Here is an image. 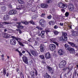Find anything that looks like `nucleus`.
<instances>
[{
    "label": "nucleus",
    "mask_w": 78,
    "mask_h": 78,
    "mask_svg": "<svg viewBox=\"0 0 78 78\" xmlns=\"http://www.w3.org/2000/svg\"><path fill=\"white\" fill-rule=\"evenodd\" d=\"M36 28H37V29H38L39 30H42V28L39 27V26H37L36 27Z\"/></svg>",
    "instance_id": "49530a36"
},
{
    "label": "nucleus",
    "mask_w": 78,
    "mask_h": 78,
    "mask_svg": "<svg viewBox=\"0 0 78 78\" xmlns=\"http://www.w3.org/2000/svg\"><path fill=\"white\" fill-rule=\"evenodd\" d=\"M44 34L45 31H42L41 32L40 35L42 38H44V36H45Z\"/></svg>",
    "instance_id": "dca6fc26"
},
{
    "label": "nucleus",
    "mask_w": 78,
    "mask_h": 78,
    "mask_svg": "<svg viewBox=\"0 0 78 78\" xmlns=\"http://www.w3.org/2000/svg\"><path fill=\"white\" fill-rule=\"evenodd\" d=\"M45 3L46 4H51L52 3V1L51 0H48L45 1Z\"/></svg>",
    "instance_id": "b1692460"
},
{
    "label": "nucleus",
    "mask_w": 78,
    "mask_h": 78,
    "mask_svg": "<svg viewBox=\"0 0 78 78\" xmlns=\"http://www.w3.org/2000/svg\"><path fill=\"white\" fill-rule=\"evenodd\" d=\"M47 69L48 72H49L51 73V74H53V72H54V70L52 69V68L50 66H48L47 67Z\"/></svg>",
    "instance_id": "6e6552de"
},
{
    "label": "nucleus",
    "mask_w": 78,
    "mask_h": 78,
    "mask_svg": "<svg viewBox=\"0 0 78 78\" xmlns=\"http://www.w3.org/2000/svg\"><path fill=\"white\" fill-rule=\"evenodd\" d=\"M1 10L2 12H5L6 11V7L5 6H3L1 8Z\"/></svg>",
    "instance_id": "cd10ccee"
},
{
    "label": "nucleus",
    "mask_w": 78,
    "mask_h": 78,
    "mask_svg": "<svg viewBox=\"0 0 78 78\" xmlns=\"http://www.w3.org/2000/svg\"><path fill=\"white\" fill-rule=\"evenodd\" d=\"M56 45L53 44H50L49 46V49L51 51H53L56 49Z\"/></svg>",
    "instance_id": "7ed1b4c3"
},
{
    "label": "nucleus",
    "mask_w": 78,
    "mask_h": 78,
    "mask_svg": "<svg viewBox=\"0 0 78 78\" xmlns=\"http://www.w3.org/2000/svg\"><path fill=\"white\" fill-rule=\"evenodd\" d=\"M37 41H36L35 43V45H37Z\"/></svg>",
    "instance_id": "0e129e2a"
},
{
    "label": "nucleus",
    "mask_w": 78,
    "mask_h": 78,
    "mask_svg": "<svg viewBox=\"0 0 78 78\" xmlns=\"http://www.w3.org/2000/svg\"><path fill=\"white\" fill-rule=\"evenodd\" d=\"M44 47H45V45L44 44H40V51L42 53H43L44 52Z\"/></svg>",
    "instance_id": "ddd939ff"
},
{
    "label": "nucleus",
    "mask_w": 78,
    "mask_h": 78,
    "mask_svg": "<svg viewBox=\"0 0 78 78\" xmlns=\"http://www.w3.org/2000/svg\"><path fill=\"white\" fill-rule=\"evenodd\" d=\"M46 76L47 78H51V77L50 76V75H48V73H46Z\"/></svg>",
    "instance_id": "e433bc0d"
},
{
    "label": "nucleus",
    "mask_w": 78,
    "mask_h": 78,
    "mask_svg": "<svg viewBox=\"0 0 78 78\" xmlns=\"http://www.w3.org/2000/svg\"><path fill=\"white\" fill-rule=\"evenodd\" d=\"M73 36H78V31H76L74 32L73 33Z\"/></svg>",
    "instance_id": "bb28decb"
},
{
    "label": "nucleus",
    "mask_w": 78,
    "mask_h": 78,
    "mask_svg": "<svg viewBox=\"0 0 78 78\" xmlns=\"http://www.w3.org/2000/svg\"><path fill=\"white\" fill-rule=\"evenodd\" d=\"M31 53L32 55H34V56H36L37 55V53L36 51L32 50L31 51Z\"/></svg>",
    "instance_id": "f8f14e48"
},
{
    "label": "nucleus",
    "mask_w": 78,
    "mask_h": 78,
    "mask_svg": "<svg viewBox=\"0 0 78 78\" xmlns=\"http://www.w3.org/2000/svg\"><path fill=\"white\" fill-rule=\"evenodd\" d=\"M17 42H18V44H19L20 45V46H22V47L23 46V44H22V43L20 42V41H19V40H18Z\"/></svg>",
    "instance_id": "c9c22d12"
},
{
    "label": "nucleus",
    "mask_w": 78,
    "mask_h": 78,
    "mask_svg": "<svg viewBox=\"0 0 78 78\" xmlns=\"http://www.w3.org/2000/svg\"><path fill=\"white\" fill-rule=\"evenodd\" d=\"M58 53L60 55H62L64 54V52L62 49H60L58 51Z\"/></svg>",
    "instance_id": "a211bd4d"
},
{
    "label": "nucleus",
    "mask_w": 78,
    "mask_h": 78,
    "mask_svg": "<svg viewBox=\"0 0 78 78\" xmlns=\"http://www.w3.org/2000/svg\"><path fill=\"white\" fill-rule=\"evenodd\" d=\"M65 15L66 17H68L69 16V13L68 12H66L65 13Z\"/></svg>",
    "instance_id": "a18cd8bd"
},
{
    "label": "nucleus",
    "mask_w": 78,
    "mask_h": 78,
    "mask_svg": "<svg viewBox=\"0 0 78 78\" xmlns=\"http://www.w3.org/2000/svg\"><path fill=\"white\" fill-rule=\"evenodd\" d=\"M19 53V56H22V55H23V54H22V52L21 53V52H20V51Z\"/></svg>",
    "instance_id": "603ef678"
},
{
    "label": "nucleus",
    "mask_w": 78,
    "mask_h": 78,
    "mask_svg": "<svg viewBox=\"0 0 78 78\" xmlns=\"http://www.w3.org/2000/svg\"><path fill=\"white\" fill-rule=\"evenodd\" d=\"M64 47H65L66 50H68V49H69V48H70V47H69V45H68L67 44H65Z\"/></svg>",
    "instance_id": "2f4dec72"
},
{
    "label": "nucleus",
    "mask_w": 78,
    "mask_h": 78,
    "mask_svg": "<svg viewBox=\"0 0 78 78\" xmlns=\"http://www.w3.org/2000/svg\"><path fill=\"white\" fill-rule=\"evenodd\" d=\"M63 36L62 37V39L63 41H66L67 40V33H62Z\"/></svg>",
    "instance_id": "20e7f679"
},
{
    "label": "nucleus",
    "mask_w": 78,
    "mask_h": 78,
    "mask_svg": "<svg viewBox=\"0 0 78 78\" xmlns=\"http://www.w3.org/2000/svg\"><path fill=\"white\" fill-rule=\"evenodd\" d=\"M34 72L33 71V72H30V75L32 78H34L35 76H36V74H34Z\"/></svg>",
    "instance_id": "2eb2a0df"
},
{
    "label": "nucleus",
    "mask_w": 78,
    "mask_h": 78,
    "mask_svg": "<svg viewBox=\"0 0 78 78\" xmlns=\"http://www.w3.org/2000/svg\"><path fill=\"white\" fill-rule=\"evenodd\" d=\"M16 70L17 72H18L19 71V69L17 68L16 69Z\"/></svg>",
    "instance_id": "4d7b16f0"
},
{
    "label": "nucleus",
    "mask_w": 78,
    "mask_h": 78,
    "mask_svg": "<svg viewBox=\"0 0 78 78\" xmlns=\"http://www.w3.org/2000/svg\"><path fill=\"white\" fill-rule=\"evenodd\" d=\"M68 69L69 70L68 72L67 73V74H68V73H69V72H70V71L72 70L73 69V67H71L70 68L69 67H68L66 68V69Z\"/></svg>",
    "instance_id": "473e14b6"
},
{
    "label": "nucleus",
    "mask_w": 78,
    "mask_h": 78,
    "mask_svg": "<svg viewBox=\"0 0 78 78\" xmlns=\"http://www.w3.org/2000/svg\"><path fill=\"white\" fill-rule=\"evenodd\" d=\"M58 28V26L57 25H55L54 27V28L55 29H57Z\"/></svg>",
    "instance_id": "09e8293b"
},
{
    "label": "nucleus",
    "mask_w": 78,
    "mask_h": 78,
    "mask_svg": "<svg viewBox=\"0 0 78 78\" xmlns=\"http://www.w3.org/2000/svg\"><path fill=\"white\" fill-rule=\"evenodd\" d=\"M45 21L44 19H41L40 20V23L42 27H44L45 26Z\"/></svg>",
    "instance_id": "39448f33"
},
{
    "label": "nucleus",
    "mask_w": 78,
    "mask_h": 78,
    "mask_svg": "<svg viewBox=\"0 0 78 78\" xmlns=\"http://www.w3.org/2000/svg\"><path fill=\"white\" fill-rule=\"evenodd\" d=\"M66 61L63 60L62 61L59 65V67L60 68H62L63 67H65L66 64Z\"/></svg>",
    "instance_id": "f03ea898"
},
{
    "label": "nucleus",
    "mask_w": 78,
    "mask_h": 78,
    "mask_svg": "<svg viewBox=\"0 0 78 78\" xmlns=\"http://www.w3.org/2000/svg\"><path fill=\"white\" fill-rule=\"evenodd\" d=\"M54 33L55 35H58L59 34V32L55 30L54 31Z\"/></svg>",
    "instance_id": "58836bf2"
},
{
    "label": "nucleus",
    "mask_w": 78,
    "mask_h": 78,
    "mask_svg": "<svg viewBox=\"0 0 78 78\" xmlns=\"http://www.w3.org/2000/svg\"><path fill=\"white\" fill-rule=\"evenodd\" d=\"M68 27L69 28V29H72V25H69Z\"/></svg>",
    "instance_id": "bf43d9fd"
},
{
    "label": "nucleus",
    "mask_w": 78,
    "mask_h": 78,
    "mask_svg": "<svg viewBox=\"0 0 78 78\" xmlns=\"http://www.w3.org/2000/svg\"><path fill=\"white\" fill-rule=\"evenodd\" d=\"M16 13V11L15 10H12L10 11L9 12V14L12 15V14H15Z\"/></svg>",
    "instance_id": "4468645a"
},
{
    "label": "nucleus",
    "mask_w": 78,
    "mask_h": 78,
    "mask_svg": "<svg viewBox=\"0 0 78 78\" xmlns=\"http://www.w3.org/2000/svg\"><path fill=\"white\" fill-rule=\"evenodd\" d=\"M9 76V73L7 72V74H6V76H7V77H8Z\"/></svg>",
    "instance_id": "13d9d810"
},
{
    "label": "nucleus",
    "mask_w": 78,
    "mask_h": 78,
    "mask_svg": "<svg viewBox=\"0 0 78 78\" xmlns=\"http://www.w3.org/2000/svg\"><path fill=\"white\" fill-rule=\"evenodd\" d=\"M22 59L23 61L25 64H28V58L26 56H24L22 57Z\"/></svg>",
    "instance_id": "9b49d317"
},
{
    "label": "nucleus",
    "mask_w": 78,
    "mask_h": 78,
    "mask_svg": "<svg viewBox=\"0 0 78 78\" xmlns=\"http://www.w3.org/2000/svg\"><path fill=\"white\" fill-rule=\"evenodd\" d=\"M44 32L46 33V34L47 36L48 35V33L49 32H50V30L48 29H46L45 30Z\"/></svg>",
    "instance_id": "5701e85b"
},
{
    "label": "nucleus",
    "mask_w": 78,
    "mask_h": 78,
    "mask_svg": "<svg viewBox=\"0 0 78 78\" xmlns=\"http://www.w3.org/2000/svg\"><path fill=\"white\" fill-rule=\"evenodd\" d=\"M45 56L46 59H50L51 57V54L49 52L46 53L45 54Z\"/></svg>",
    "instance_id": "9d476101"
},
{
    "label": "nucleus",
    "mask_w": 78,
    "mask_h": 78,
    "mask_svg": "<svg viewBox=\"0 0 78 78\" xmlns=\"http://www.w3.org/2000/svg\"><path fill=\"white\" fill-rule=\"evenodd\" d=\"M3 74L4 76H5L6 74V69L4 68L3 69Z\"/></svg>",
    "instance_id": "f704fd0d"
},
{
    "label": "nucleus",
    "mask_w": 78,
    "mask_h": 78,
    "mask_svg": "<svg viewBox=\"0 0 78 78\" xmlns=\"http://www.w3.org/2000/svg\"><path fill=\"white\" fill-rule=\"evenodd\" d=\"M67 5L66 4H63V3L62 8H65L66 9V8H67Z\"/></svg>",
    "instance_id": "c85d7f7f"
},
{
    "label": "nucleus",
    "mask_w": 78,
    "mask_h": 78,
    "mask_svg": "<svg viewBox=\"0 0 78 78\" xmlns=\"http://www.w3.org/2000/svg\"><path fill=\"white\" fill-rule=\"evenodd\" d=\"M69 9L70 11H73V10H74V7L73 6V5H72V6H71Z\"/></svg>",
    "instance_id": "c756f323"
},
{
    "label": "nucleus",
    "mask_w": 78,
    "mask_h": 78,
    "mask_svg": "<svg viewBox=\"0 0 78 78\" xmlns=\"http://www.w3.org/2000/svg\"><path fill=\"white\" fill-rule=\"evenodd\" d=\"M41 6L42 8H47L48 7V5L47 4L43 3L41 4Z\"/></svg>",
    "instance_id": "423d86ee"
},
{
    "label": "nucleus",
    "mask_w": 78,
    "mask_h": 78,
    "mask_svg": "<svg viewBox=\"0 0 78 78\" xmlns=\"http://www.w3.org/2000/svg\"><path fill=\"white\" fill-rule=\"evenodd\" d=\"M18 1L20 4H23V0H18Z\"/></svg>",
    "instance_id": "ea45409f"
},
{
    "label": "nucleus",
    "mask_w": 78,
    "mask_h": 78,
    "mask_svg": "<svg viewBox=\"0 0 78 78\" xmlns=\"http://www.w3.org/2000/svg\"><path fill=\"white\" fill-rule=\"evenodd\" d=\"M9 8H12V7L11 5L10 4L9 5Z\"/></svg>",
    "instance_id": "864d4df0"
},
{
    "label": "nucleus",
    "mask_w": 78,
    "mask_h": 78,
    "mask_svg": "<svg viewBox=\"0 0 78 78\" xmlns=\"http://www.w3.org/2000/svg\"><path fill=\"white\" fill-rule=\"evenodd\" d=\"M19 8H16V9H18V10H21L23 8V5H20L19 6Z\"/></svg>",
    "instance_id": "4be33fe9"
},
{
    "label": "nucleus",
    "mask_w": 78,
    "mask_h": 78,
    "mask_svg": "<svg viewBox=\"0 0 78 78\" xmlns=\"http://www.w3.org/2000/svg\"><path fill=\"white\" fill-rule=\"evenodd\" d=\"M54 44H56L57 47H58L59 44H58V42H55L54 43Z\"/></svg>",
    "instance_id": "5fc2aeb1"
},
{
    "label": "nucleus",
    "mask_w": 78,
    "mask_h": 78,
    "mask_svg": "<svg viewBox=\"0 0 78 78\" xmlns=\"http://www.w3.org/2000/svg\"><path fill=\"white\" fill-rule=\"evenodd\" d=\"M15 51H17L18 52V53L20 51H19V49H16L15 50Z\"/></svg>",
    "instance_id": "052dcab7"
},
{
    "label": "nucleus",
    "mask_w": 78,
    "mask_h": 78,
    "mask_svg": "<svg viewBox=\"0 0 78 78\" xmlns=\"http://www.w3.org/2000/svg\"><path fill=\"white\" fill-rule=\"evenodd\" d=\"M21 23H22L21 22H16V24H18V25H20L21 24Z\"/></svg>",
    "instance_id": "3c124183"
},
{
    "label": "nucleus",
    "mask_w": 78,
    "mask_h": 78,
    "mask_svg": "<svg viewBox=\"0 0 78 78\" xmlns=\"http://www.w3.org/2000/svg\"><path fill=\"white\" fill-rule=\"evenodd\" d=\"M60 25H61V26H63L64 25V23H60Z\"/></svg>",
    "instance_id": "6e6d98bb"
},
{
    "label": "nucleus",
    "mask_w": 78,
    "mask_h": 78,
    "mask_svg": "<svg viewBox=\"0 0 78 78\" xmlns=\"http://www.w3.org/2000/svg\"><path fill=\"white\" fill-rule=\"evenodd\" d=\"M29 23H30V24H32V25H34V24L35 23L33 20H31L29 21Z\"/></svg>",
    "instance_id": "7c9ffc66"
},
{
    "label": "nucleus",
    "mask_w": 78,
    "mask_h": 78,
    "mask_svg": "<svg viewBox=\"0 0 78 78\" xmlns=\"http://www.w3.org/2000/svg\"><path fill=\"white\" fill-rule=\"evenodd\" d=\"M16 27L17 28H19L20 29H23V26L20 25H17Z\"/></svg>",
    "instance_id": "a878e982"
},
{
    "label": "nucleus",
    "mask_w": 78,
    "mask_h": 78,
    "mask_svg": "<svg viewBox=\"0 0 78 78\" xmlns=\"http://www.w3.org/2000/svg\"><path fill=\"white\" fill-rule=\"evenodd\" d=\"M22 53H23V54H24V53H25V52H26V51H23V50L22 51Z\"/></svg>",
    "instance_id": "e2e57ef3"
},
{
    "label": "nucleus",
    "mask_w": 78,
    "mask_h": 78,
    "mask_svg": "<svg viewBox=\"0 0 78 78\" xmlns=\"http://www.w3.org/2000/svg\"><path fill=\"white\" fill-rule=\"evenodd\" d=\"M21 23H23V24H24V25H28L29 24V23L27 21H21Z\"/></svg>",
    "instance_id": "393cba45"
},
{
    "label": "nucleus",
    "mask_w": 78,
    "mask_h": 78,
    "mask_svg": "<svg viewBox=\"0 0 78 78\" xmlns=\"http://www.w3.org/2000/svg\"><path fill=\"white\" fill-rule=\"evenodd\" d=\"M63 4V3L62 2L59 3L58 5V7H60V8H62Z\"/></svg>",
    "instance_id": "72a5a7b5"
},
{
    "label": "nucleus",
    "mask_w": 78,
    "mask_h": 78,
    "mask_svg": "<svg viewBox=\"0 0 78 78\" xmlns=\"http://www.w3.org/2000/svg\"><path fill=\"white\" fill-rule=\"evenodd\" d=\"M2 36L3 37H5V38H8L9 37L8 34L6 33L2 34Z\"/></svg>",
    "instance_id": "6ab92c4d"
},
{
    "label": "nucleus",
    "mask_w": 78,
    "mask_h": 78,
    "mask_svg": "<svg viewBox=\"0 0 78 78\" xmlns=\"http://www.w3.org/2000/svg\"><path fill=\"white\" fill-rule=\"evenodd\" d=\"M68 44L70 45L71 46V47H75L76 48H78V46L75 44H74L73 43L68 41Z\"/></svg>",
    "instance_id": "1a4fd4ad"
},
{
    "label": "nucleus",
    "mask_w": 78,
    "mask_h": 78,
    "mask_svg": "<svg viewBox=\"0 0 78 78\" xmlns=\"http://www.w3.org/2000/svg\"><path fill=\"white\" fill-rule=\"evenodd\" d=\"M4 23H5V24H6L7 25H10V24H11L10 23L7 22H4Z\"/></svg>",
    "instance_id": "de8ad7c7"
},
{
    "label": "nucleus",
    "mask_w": 78,
    "mask_h": 78,
    "mask_svg": "<svg viewBox=\"0 0 78 78\" xmlns=\"http://www.w3.org/2000/svg\"><path fill=\"white\" fill-rule=\"evenodd\" d=\"M68 50L71 53H73L75 51V49L73 48H69L68 49Z\"/></svg>",
    "instance_id": "f3484780"
},
{
    "label": "nucleus",
    "mask_w": 78,
    "mask_h": 78,
    "mask_svg": "<svg viewBox=\"0 0 78 78\" xmlns=\"http://www.w3.org/2000/svg\"><path fill=\"white\" fill-rule=\"evenodd\" d=\"M11 37L12 39L10 40V44L12 45H16V43H17L16 41H17H17L20 39V38L16 37L14 36H12Z\"/></svg>",
    "instance_id": "f257e3e1"
},
{
    "label": "nucleus",
    "mask_w": 78,
    "mask_h": 78,
    "mask_svg": "<svg viewBox=\"0 0 78 78\" xmlns=\"http://www.w3.org/2000/svg\"><path fill=\"white\" fill-rule=\"evenodd\" d=\"M76 76V72H75L72 78H74V76Z\"/></svg>",
    "instance_id": "c03bdc74"
},
{
    "label": "nucleus",
    "mask_w": 78,
    "mask_h": 78,
    "mask_svg": "<svg viewBox=\"0 0 78 78\" xmlns=\"http://www.w3.org/2000/svg\"><path fill=\"white\" fill-rule=\"evenodd\" d=\"M58 38H52L50 39V41L51 42H53L54 44H55L56 42H58Z\"/></svg>",
    "instance_id": "0eeeda50"
},
{
    "label": "nucleus",
    "mask_w": 78,
    "mask_h": 78,
    "mask_svg": "<svg viewBox=\"0 0 78 78\" xmlns=\"http://www.w3.org/2000/svg\"><path fill=\"white\" fill-rule=\"evenodd\" d=\"M63 70H65V71H66V70H67V69L66 68H64L62 69Z\"/></svg>",
    "instance_id": "338daca9"
},
{
    "label": "nucleus",
    "mask_w": 78,
    "mask_h": 78,
    "mask_svg": "<svg viewBox=\"0 0 78 78\" xmlns=\"http://www.w3.org/2000/svg\"><path fill=\"white\" fill-rule=\"evenodd\" d=\"M48 23L50 25H55V21H50Z\"/></svg>",
    "instance_id": "412c9836"
},
{
    "label": "nucleus",
    "mask_w": 78,
    "mask_h": 78,
    "mask_svg": "<svg viewBox=\"0 0 78 78\" xmlns=\"http://www.w3.org/2000/svg\"><path fill=\"white\" fill-rule=\"evenodd\" d=\"M61 11L63 12H64V11H65V10H64V9H62Z\"/></svg>",
    "instance_id": "69168bd1"
},
{
    "label": "nucleus",
    "mask_w": 78,
    "mask_h": 78,
    "mask_svg": "<svg viewBox=\"0 0 78 78\" xmlns=\"http://www.w3.org/2000/svg\"><path fill=\"white\" fill-rule=\"evenodd\" d=\"M19 33H20V34H22V31H21V30H19Z\"/></svg>",
    "instance_id": "680f3d73"
},
{
    "label": "nucleus",
    "mask_w": 78,
    "mask_h": 78,
    "mask_svg": "<svg viewBox=\"0 0 78 78\" xmlns=\"http://www.w3.org/2000/svg\"><path fill=\"white\" fill-rule=\"evenodd\" d=\"M32 12H34L35 13H36V14L37 13V10H35V9H34V8H32Z\"/></svg>",
    "instance_id": "79ce46f5"
},
{
    "label": "nucleus",
    "mask_w": 78,
    "mask_h": 78,
    "mask_svg": "<svg viewBox=\"0 0 78 78\" xmlns=\"http://www.w3.org/2000/svg\"><path fill=\"white\" fill-rule=\"evenodd\" d=\"M1 57L2 58H4V55H1Z\"/></svg>",
    "instance_id": "774afa93"
},
{
    "label": "nucleus",
    "mask_w": 78,
    "mask_h": 78,
    "mask_svg": "<svg viewBox=\"0 0 78 78\" xmlns=\"http://www.w3.org/2000/svg\"><path fill=\"white\" fill-rule=\"evenodd\" d=\"M25 50L27 51V52L28 53V54H29V56L30 57H33V56H32V55H31V54L30 53V52H29L28 51V50Z\"/></svg>",
    "instance_id": "a19ab883"
},
{
    "label": "nucleus",
    "mask_w": 78,
    "mask_h": 78,
    "mask_svg": "<svg viewBox=\"0 0 78 78\" xmlns=\"http://www.w3.org/2000/svg\"><path fill=\"white\" fill-rule=\"evenodd\" d=\"M39 57L41 59H43L44 60L45 59L44 55H40L39 56Z\"/></svg>",
    "instance_id": "4c0bfd02"
},
{
    "label": "nucleus",
    "mask_w": 78,
    "mask_h": 78,
    "mask_svg": "<svg viewBox=\"0 0 78 78\" xmlns=\"http://www.w3.org/2000/svg\"><path fill=\"white\" fill-rule=\"evenodd\" d=\"M34 70L35 71V74L36 76H37V70H36V68H34Z\"/></svg>",
    "instance_id": "37998d69"
},
{
    "label": "nucleus",
    "mask_w": 78,
    "mask_h": 78,
    "mask_svg": "<svg viewBox=\"0 0 78 78\" xmlns=\"http://www.w3.org/2000/svg\"><path fill=\"white\" fill-rule=\"evenodd\" d=\"M47 18L48 19H51V16L50 15V16H49L47 17Z\"/></svg>",
    "instance_id": "8fccbe9b"
},
{
    "label": "nucleus",
    "mask_w": 78,
    "mask_h": 78,
    "mask_svg": "<svg viewBox=\"0 0 78 78\" xmlns=\"http://www.w3.org/2000/svg\"><path fill=\"white\" fill-rule=\"evenodd\" d=\"M9 19V16H8V15H6L4 16V17H3L4 20H8Z\"/></svg>",
    "instance_id": "aec40b11"
}]
</instances>
